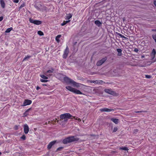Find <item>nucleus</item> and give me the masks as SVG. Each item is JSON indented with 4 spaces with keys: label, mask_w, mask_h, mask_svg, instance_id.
I'll use <instances>...</instances> for the list:
<instances>
[{
    "label": "nucleus",
    "mask_w": 156,
    "mask_h": 156,
    "mask_svg": "<svg viewBox=\"0 0 156 156\" xmlns=\"http://www.w3.org/2000/svg\"><path fill=\"white\" fill-rule=\"evenodd\" d=\"M15 129L16 130H17V129H18V126H15Z\"/></svg>",
    "instance_id": "obj_44"
},
{
    "label": "nucleus",
    "mask_w": 156,
    "mask_h": 156,
    "mask_svg": "<svg viewBox=\"0 0 156 156\" xmlns=\"http://www.w3.org/2000/svg\"><path fill=\"white\" fill-rule=\"evenodd\" d=\"M45 84H43V85H45Z\"/></svg>",
    "instance_id": "obj_49"
},
{
    "label": "nucleus",
    "mask_w": 156,
    "mask_h": 156,
    "mask_svg": "<svg viewBox=\"0 0 156 156\" xmlns=\"http://www.w3.org/2000/svg\"><path fill=\"white\" fill-rule=\"evenodd\" d=\"M3 19V17L2 16H1L0 17V22L2 21Z\"/></svg>",
    "instance_id": "obj_39"
},
{
    "label": "nucleus",
    "mask_w": 156,
    "mask_h": 156,
    "mask_svg": "<svg viewBox=\"0 0 156 156\" xmlns=\"http://www.w3.org/2000/svg\"><path fill=\"white\" fill-rule=\"evenodd\" d=\"M64 80L66 82L71 84L73 86L75 87H80V85L81 84L76 82L73 80L68 77H65Z\"/></svg>",
    "instance_id": "obj_2"
},
{
    "label": "nucleus",
    "mask_w": 156,
    "mask_h": 156,
    "mask_svg": "<svg viewBox=\"0 0 156 156\" xmlns=\"http://www.w3.org/2000/svg\"><path fill=\"white\" fill-rule=\"evenodd\" d=\"M23 127L24 133L25 134H27L29 131V128L28 125L27 124L24 125Z\"/></svg>",
    "instance_id": "obj_9"
},
{
    "label": "nucleus",
    "mask_w": 156,
    "mask_h": 156,
    "mask_svg": "<svg viewBox=\"0 0 156 156\" xmlns=\"http://www.w3.org/2000/svg\"><path fill=\"white\" fill-rule=\"evenodd\" d=\"M145 76L146 78L148 79L150 78L151 77V76L149 75H146Z\"/></svg>",
    "instance_id": "obj_35"
},
{
    "label": "nucleus",
    "mask_w": 156,
    "mask_h": 156,
    "mask_svg": "<svg viewBox=\"0 0 156 156\" xmlns=\"http://www.w3.org/2000/svg\"><path fill=\"white\" fill-rule=\"evenodd\" d=\"M0 4L2 8H4L5 7V4L4 0H0Z\"/></svg>",
    "instance_id": "obj_14"
},
{
    "label": "nucleus",
    "mask_w": 156,
    "mask_h": 156,
    "mask_svg": "<svg viewBox=\"0 0 156 156\" xmlns=\"http://www.w3.org/2000/svg\"><path fill=\"white\" fill-rule=\"evenodd\" d=\"M111 121H112V122H114L116 124H117L118 123L119 120L118 119H115V118H112L111 119Z\"/></svg>",
    "instance_id": "obj_18"
},
{
    "label": "nucleus",
    "mask_w": 156,
    "mask_h": 156,
    "mask_svg": "<svg viewBox=\"0 0 156 156\" xmlns=\"http://www.w3.org/2000/svg\"><path fill=\"white\" fill-rule=\"evenodd\" d=\"M117 130H118V128L117 127H115L114 128L113 132H115Z\"/></svg>",
    "instance_id": "obj_36"
},
{
    "label": "nucleus",
    "mask_w": 156,
    "mask_h": 156,
    "mask_svg": "<svg viewBox=\"0 0 156 156\" xmlns=\"http://www.w3.org/2000/svg\"><path fill=\"white\" fill-rule=\"evenodd\" d=\"M117 34L120 37H121L122 36V34H121L119 33H118Z\"/></svg>",
    "instance_id": "obj_42"
},
{
    "label": "nucleus",
    "mask_w": 156,
    "mask_h": 156,
    "mask_svg": "<svg viewBox=\"0 0 156 156\" xmlns=\"http://www.w3.org/2000/svg\"><path fill=\"white\" fill-rule=\"evenodd\" d=\"M54 71V69H51V70H48L46 73L45 74H46L47 76H50L51 75H48L47 74L48 73H52Z\"/></svg>",
    "instance_id": "obj_19"
},
{
    "label": "nucleus",
    "mask_w": 156,
    "mask_h": 156,
    "mask_svg": "<svg viewBox=\"0 0 156 156\" xmlns=\"http://www.w3.org/2000/svg\"><path fill=\"white\" fill-rule=\"evenodd\" d=\"M31 108H30L27 109L26 111L23 114V116L26 117L28 115V112L30 110Z\"/></svg>",
    "instance_id": "obj_16"
},
{
    "label": "nucleus",
    "mask_w": 156,
    "mask_h": 156,
    "mask_svg": "<svg viewBox=\"0 0 156 156\" xmlns=\"http://www.w3.org/2000/svg\"><path fill=\"white\" fill-rule=\"evenodd\" d=\"M72 117V116L69 113H66L61 114L60 115V118L63 120L64 122H67L68 120Z\"/></svg>",
    "instance_id": "obj_3"
},
{
    "label": "nucleus",
    "mask_w": 156,
    "mask_h": 156,
    "mask_svg": "<svg viewBox=\"0 0 156 156\" xmlns=\"http://www.w3.org/2000/svg\"><path fill=\"white\" fill-rule=\"evenodd\" d=\"M96 82H97V80H92L91 81L90 83H96Z\"/></svg>",
    "instance_id": "obj_38"
},
{
    "label": "nucleus",
    "mask_w": 156,
    "mask_h": 156,
    "mask_svg": "<svg viewBox=\"0 0 156 156\" xmlns=\"http://www.w3.org/2000/svg\"><path fill=\"white\" fill-rule=\"evenodd\" d=\"M95 24L98 26V27H100L101 25V23L98 20L95 21L94 22Z\"/></svg>",
    "instance_id": "obj_15"
},
{
    "label": "nucleus",
    "mask_w": 156,
    "mask_h": 156,
    "mask_svg": "<svg viewBox=\"0 0 156 156\" xmlns=\"http://www.w3.org/2000/svg\"><path fill=\"white\" fill-rule=\"evenodd\" d=\"M35 7L38 10H39V8L38 7V6H35Z\"/></svg>",
    "instance_id": "obj_46"
},
{
    "label": "nucleus",
    "mask_w": 156,
    "mask_h": 156,
    "mask_svg": "<svg viewBox=\"0 0 156 156\" xmlns=\"http://www.w3.org/2000/svg\"><path fill=\"white\" fill-rule=\"evenodd\" d=\"M135 51H138V50L136 48V49H135Z\"/></svg>",
    "instance_id": "obj_47"
},
{
    "label": "nucleus",
    "mask_w": 156,
    "mask_h": 156,
    "mask_svg": "<svg viewBox=\"0 0 156 156\" xmlns=\"http://www.w3.org/2000/svg\"><path fill=\"white\" fill-rule=\"evenodd\" d=\"M154 4L156 6V1H154Z\"/></svg>",
    "instance_id": "obj_45"
},
{
    "label": "nucleus",
    "mask_w": 156,
    "mask_h": 156,
    "mask_svg": "<svg viewBox=\"0 0 156 156\" xmlns=\"http://www.w3.org/2000/svg\"><path fill=\"white\" fill-rule=\"evenodd\" d=\"M29 20L30 23L37 25H40L42 23V22L41 21L37 20H34L31 18L29 19Z\"/></svg>",
    "instance_id": "obj_5"
},
{
    "label": "nucleus",
    "mask_w": 156,
    "mask_h": 156,
    "mask_svg": "<svg viewBox=\"0 0 156 156\" xmlns=\"http://www.w3.org/2000/svg\"><path fill=\"white\" fill-rule=\"evenodd\" d=\"M63 148L62 147H60L58 148L57 150H60L61 149H62Z\"/></svg>",
    "instance_id": "obj_43"
},
{
    "label": "nucleus",
    "mask_w": 156,
    "mask_h": 156,
    "mask_svg": "<svg viewBox=\"0 0 156 156\" xmlns=\"http://www.w3.org/2000/svg\"><path fill=\"white\" fill-rule=\"evenodd\" d=\"M31 57V56H29V55H27V56H26L23 59V61H24L26 60L27 59H28L30 58Z\"/></svg>",
    "instance_id": "obj_26"
},
{
    "label": "nucleus",
    "mask_w": 156,
    "mask_h": 156,
    "mask_svg": "<svg viewBox=\"0 0 156 156\" xmlns=\"http://www.w3.org/2000/svg\"><path fill=\"white\" fill-rule=\"evenodd\" d=\"M75 119L78 120L79 122H80L81 121V119H80V118H79L77 117L76 118L75 116H73V118H72V119Z\"/></svg>",
    "instance_id": "obj_29"
},
{
    "label": "nucleus",
    "mask_w": 156,
    "mask_h": 156,
    "mask_svg": "<svg viewBox=\"0 0 156 156\" xmlns=\"http://www.w3.org/2000/svg\"><path fill=\"white\" fill-rule=\"evenodd\" d=\"M13 2L16 3H18L19 2V0H13Z\"/></svg>",
    "instance_id": "obj_37"
},
{
    "label": "nucleus",
    "mask_w": 156,
    "mask_h": 156,
    "mask_svg": "<svg viewBox=\"0 0 156 156\" xmlns=\"http://www.w3.org/2000/svg\"><path fill=\"white\" fill-rule=\"evenodd\" d=\"M79 139L75 136L68 137L63 140L62 142L64 144H67L72 142L78 141Z\"/></svg>",
    "instance_id": "obj_1"
},
{
    "label": "nucleus",
    "mask_w": 156,
    "mask_h": 156,
    "mask_svg": "<svg viewBox=\"0 0 156 156\" xmlns=\"http://www.w3.org/2000/svg\"><path fill=\"white\" fill-rule=\"evenodd\" d=\"M66 88L69 91L73 92L77 94H83L79 90L73 88L69 86H67L66 87Z\"/></svg>",
    "instance_id": "obj_4"
},
{
    "label": "nucleus",
    "mask_w": 156,
    "mask_h": 156,
    "mask_svg": "<svg viewBox=\"0 0 156 156\" xmlns=\"http://www.w3.org/2000/svg\"><path fill=\"white\" fill-rule=\"evenodd\" d=\"M104 83V82L101 80H97V82H96V84H101L103 83Z\"/></svg>",
    "instance_id": "obj_23"
},
{
    "label": "nucleus",
    "mask_w": 156,
    "mask_h": 156,
    "mask_svg": "<svg viewBox=\"0 0 156 156\" xmlns=\"http://www.w3.org/2000/svg\"><path fill=\"white\" fill-rule=\"evenodd\" d=\"M156 54L155 50L154 49H153L151 53V56L152 59H154V58L155 55Z\"/></svg>",
    "instance_id": "obj_13"
},
{
    "label": "nucleus",
    "mask_w": 156,
    "mask_h": 156,
    "mask_svg": "<svg viewBox=\"0 0 156 156\" xmlns=\"http://www.w3.org/2000/svg\"><path fill=\"white\" fill-rule=\"evenodd\" d=\"M121 37L122 38H124L125 39H126L127 38L126 37H125L124 35H122V36Z\"/></svg>",
    "instance_id": "obj_40"
},
{
    "label": "nucleus",
    "mask_w": 156,
    "mask_h": 156,
    "mask_svg": "<svg viewBox=\"0 0 156 156\" xmlns=\"http://www.w3.org/2000/svg\"><path fill=\"white\" fill-rule=\"evenodd\" d=\"M152 37L156 42V34L153 35L152 36Z\"/></svg>",
    "instance_id": "obj_32"
},
{
    "label": "nucleus",
    "mask_w": 156,
    "mask_h": 156,
    "mask_svg": "<svg viewBox=\"0 0 156 156\" xmlns=\"http://www.w3.org/2000/svg\"><path fill=\"white\" fill-rule=\"evenodd\" d=\"M2 154V153L0 152V155Z\"/></svg>",
    "instance_id": "obj_48"
},
{
    "label": "nucleus",
    "mask_w": 156,
    "mask_h": 156,
    "mask_svg": "<svg viewBox=\"0 0 156 156\" xmlns=\"http://www.w3.org/2000/svg\"><path fill=\"white\" fill-rule=\"evenodd\" d=\"M40 89V88L38 86H37L36 87V90H39Z\"/></svg>",
    "instance_id": "obj_41"
},
{
    "label": "nucleus",
    "mask_w": 156,
    "mask_h": 156,
    "mask_svg": "<svg viewBox=\"0 0 156 156\" xmlns=\"http://www.w3.org/2000/svg\"><path fill=\"white\" fill-rule=\"evenodd\" d=\"M40 81L42 82H46L48 81V80L46 79L44 80L43 79H41Z\"/></svg>",
    "instance_id": "obj_30"
},
{
    "label": "nucleus",
    "mask_w": 156,
    "mask_h": 156,
    "mask_svg": "<svg viewBox=\"0 0 156 156\" xmlns=\"http://www.w3.org/2000/svg\"><path fill=\"white\" fill-rule=\"evenodd\" d=\"M61 35H58L55 38L56 40L58 42L59 41V39L61 37Z\"/></svg>",
    "instance_id": "obj_25"
},
{
    "label": "nucleus",
    "mask_w": 156,
    "mask_h": 156,
    "mask_svg": "<svg viewBox=\"0 0 156 156\" xmlns=\"http://www.w3.org/2000/svg\"><path fill=\"white\" fill-rule=\"evenodd\" d=\"M25 4L24 3H23L22 4L20 7L19 9H21L22 7H24L25 6Z\"/></svg>",
    "instance_id": "obj_34"
},
{
    "label": "nucleus",
    "mask_w": 156,
    "mask_h": 156,
    "mask_svg": "<svg viewBox=\"0 0 156 156\" xmlns=\"http://www.w3.org/2000/svg\"><path fill=\"white\" fill-rule=\"evenodd\" d=\"M145 111H135V112L136 113H141V112H145Z\"/></svg>",
    "instance_id": "obj_33"
},
{
    "label": "nucleus",
    "mask_w": 156,
    "mask_h": 156,
    "mask_svg": "<svg viewBox=\"0 0 156 156\" xmlns=\"http://www.w3.org/2000/svg\"><path fill=\"white\" fill-rule=\"evenodd\" d=\"M105 91L106 93L111 94L113 95L115 94V92L110 89H106L105 90Z\"/></svg>",
    "instance_id": "obj_11"
},
{
    "label": "nucleus",
    "mask_w": 156,
    "mask_h": 156,
    "mask_svg": "<svg viewBox=\"0 0 156 156\" xmlns=\"http://www.w3.org/2000/svg\"><path fill=\"white\" fill-rule=\"evenodd\" d=\"M106 59L107 58L106 57L103 58L101 60H100L97 62V65L98 66H100L101 65L105 62Z\"/></svg>",
    "instance_id": "obj_8"
},
{
    "label": "nucleus",
    "mask_w": 156,
    "mask_h": 156,
    "mask_svg": "<svg viewBox=\"0 0 156 156\" xmlns=\"http://www.w3.org/2000/svg\"><path fill=\"white\" fill-rule=\"evenodd\" d=\"M72 15L70 14L69 13V14H67L66 16V20H69L70 18H71L72 17Z\"/></svg>",
    "instance_id": "obj_20"
},
{
    "label": "nucleus",
    "mask_w": 156,
    "mask_h": 156,
    "mask_svg": "<svg viewBox=\"0 0 156 156\" xmlns=\"http://www.w3.org/2000/svg\"><path fill=\"white\" fill-rule=\"evenodd\" d=\"M119 149L120 150H122L125 151H128L129 150L128 149L127 147H119Z\"/></svg>",
    "instance_id": "obj_24"
},
{
    "label": "nucleus",
    "mask_w": 156,
    "mask_h": 156,
    "mask_svg": "<svg viewBox=\"0 0 156 156\" xmlns=\"http://www.w3.org/2000/svg\"><path fill=\"white\" fill-rule=\"evenodd\" d=\"M40 76L43 79H48V77L45 76V75H40Z\"/></svg>",
    "instance_id": "obj_27"
},
{
    "label": "nucleus",
    "mask_w": 156,
    "mask_h": 156,
    "mask_svg": "<svg viewBox=\"0 0 156 156\" xmlns=\"http://www.w3.org/2000/svg\"><path fill=\"white\" fill-rule=\"evenodd\" d=\"M13 28L12 27H11L9 28H8L5 31V33H9L12 30Z\"/></svg>",
    "instance_id": "obj_22"
},
{
    "label": "nucleus",
    "mask_w": 156,
    "mask_h": 156,
    "mask_svg": "<svg viewBox=\"0 0 156 156\" xmlns=\"http://www.w3.org/2000/svg\"><path fill=\"white\" fill-rule=\"evenodd\" d=\"M56 141H53L51 142L48 146V149H50L52 146L54 145L56 142Z\"/></svg>",
    "instance_id": "obj_12"
},
{
    "label": "nucleus",
    "mask_w": 156,
    "mask_h": 156,
    "mask_svg": "<svg viewBox=\"0 0 156 156\" xmlns=\"http://www.w3.org/2000/svg\"><path fill=\"white\" fill-rule=\"evenodd\" d=\"M69 52V48L68 46H67L64 51V54L63 55V58H66L67 57Z\"/></svg>",
    "instance_id": "obj_7"
},
{
    "label": "nucleus",
    "mask_w": 156,
    "mask_h": 156,
    "mask_svg": "<svg viewBox=\"0 0 156 156\" xmlns=\"http://www.w3.org/2000/svg\"><path fill=\"white\" fill-rule=\"evenodd\" d=\"M117 51L118 52V55L119 56H121L122 55V50L120 49H117Z\"/></svg>",
    "instance_id": "obj_17"
},
{
    "label": "nucleus",
    "mask_w": 156,
    "mask_h": 156,
    "mask_svg": "<svg viewBox=\"0 0 156 156\" xmlns=\"http://www.w3.org/2000/svg\"><path fill=\"white\" fill-rule=\"evenodd\" d=\"M32 101L31 100L29 99L25 100L23 104L21 105L22 106H25L27 105H29L31 104Z\"/></svg>",
    "instance_id": "obj_6"
},
{
    "label": "nucleus",
    "mask_w": 156,
    "mask_h": 156,
    "mask_svg": "<svg viewBox=\"0 0 156 156\" xmlns=\"http://www.w3.org/2000/svg\"><path fill=\"white\" fill-rule=\"evenodd\" d=\"M70 20H69L67 21H64L61 24V25L62 26L65 25V24H66L67 23L70 22Z\"/></svg>",
    "instance_id": "obj_21"
},
{
    "label": "nucleus",
    "mask_w": 156,
    "mask_h": 156,
    "mask_svg": "<svg viewBox=\"0 0 156 156\" xmlns=\"http://www.w3.org/2000/svg\"><path fill=\"white\" fill-rule=\"evenodd\" d=\"M21 138L23 140H24L26 138V136L24 135H23L21 137Z\"/></svg>",
    "instance_id": "obj_31"
},
{
    "label": "nucleus",
    "mask_w": 156,
    "mask_h": 156,
    "mask_svg": "<svg viewBox=\"0 0 156 156\" xmlns=\"http://www.w3.org/2000/svg\"><path fill=\"white\" fill-rule=\"evenodd\" d=\"M37 34H38L40 36H42L44 35V34L41 31H39L37 32Z\"/></svg>",
    "instance_id": "obj_28"
},
{
    "label": "nucleus",
    "mask_w": 156,
    "mask_h": 156,
    "mask_svg": "<svg viewBox=\"0 0 156 156\" xmlns=\"http://www.w3.org/2000/svg\"><path fill=\"white\" fill-rule=\"evenodd\" d=\"M100 111L101 112H111L112 111H114V110L113 109H109L108 108H101L100 109Z\"/></svg>",
    "instance_id": "obj_10"
}]
</instances>
